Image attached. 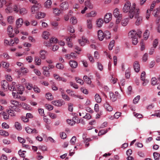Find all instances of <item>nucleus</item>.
<instances>
[{
	"label": "nucleus",
	"instance_id": "f257e3e1",
	"mask_svg": "<svg viewBox=\"0 0 160 160\" xmlns=\"http://www.w3.org/2000/svg\"><path fill=\"white\" fill-rule=\"evenodd\" d=\"M122 11L124 12H128V16L131 18H132L136 12L135 4L133 3L131 6V3L129 2H126L124 4L122 8Z\"/></svg>",
	"mask_w": 160,
	"mask_h": 160
},
{
	"label": "nucleus",
	"instance_id": "f03ea898",
	"mask_svg": "<svg viewBox=\"0 0 160 160\" xmlns=\"http://www.w3.org/2000/svg\"><path fill=\"white\" fill-rule=\"evenodd\" d=\"M98 38L99 40L102 41L104 38L106 39H109L111 38L110 33L108 31H106L103 32L101 30L98 31Z\"/></svg>",
	"mask_w": 160,
	"mask_h": 160
},
{
	"label": "nucleus",
	"instance_id": "7ed1b4c3",
	"mask_svg": "<svg viewBox=\"0 0 160 160\" xmlns=\"http://www.w3.org/2000/svg\"><path fill=\"white\" fill-rule=\"evenodd\" d=\"M12 2L11 0H9L5 5L6 8L4 9L5 12L6 13H11L13 12L12 5Z\"/></svg>",
	"mask_w": 160,
	"mask_h": 160
},
{
	"label": "nucleus",
	"instance_id": "20e7f679",
	"mask_svg": "<svg viewBox=\"0 0 160 160\" xmlns=\"http://www.w3.org/2000/svg\"><path fill=\"white\" fill-rule=\"evenodd\" d=\"M8 108L9 109L7 110V112L8 113L9 115L11 117H14L16 116L15 111L19 112L20 110L19 108H14V107L12 105L9 106Z\"/></svg>",
	"mask_w": 160,
	"mask_h": 160
},
{
	"label": "nucleus",
	"instance_id": "39448f33",
	"mask_svg": "<svg viewBox=\"0 0 160 160\" xmlns=\"http://www.w3.org/2000/svg\"><path fill=\"white\" fill-rule=\"evenodd\" d=\"M139 9L138 8L136 9V12H135V18L137 19L135 22L136 25H139L142 22V17L139 16Z\"/></svg>",
	"mask_w": 160,
	"mask_h": 160
},
{
	"label": "nucleus",
	"instance_id": "423d86ee",
	"mask_svg": "<svg viewBox=\"0 0 160 160\" xmlns=\"http://www.w3.org/2000/svg\"><path fill=\"white\" fill-rule=\"evenodd\" d=\"M109 94L110 100L112 102L115 101L118 98H119L120 97V94L118 92H116L115 94L110 92Z\"/></svg>",
	"mask_w": 160,
	"mask_h": 160
},
{
	"label": "nucleus",
	"instance_id": "0eeeda50",
	"mask_svg": "<svg viewBox=\"0 0 160 160\" xmlns=\"http://www.w3.org/2000/svg\"><path fill=\"white\" fill-rule=\"evenodd\" d=\"M60 8L62 10H65L68 8L69 4L68 2L64 1L62 2L60 5Z\"/></svg>",
	"mask_w": 160,
	"mask_h": 160
},
{
	"label": "nucleus",
	"instance_id": "6e6552de",
	"mask_svg": "<svg viewBox=\"0 0 160 160\" xmlns=\"http://www.w3.org/2000/svg\"><path fill=\"white\" fill-rule=\"evenodd\" d=\"M13 28L12 26L9 25L7 28V32L9 37L11 38L13 37L14 36V34L13 33Z\"/></svg>",
	"mask_w": 160,
	"mask_h": 160
},
{
	"label": "nucleus",
	"instance_id": "1a4fd4ad",
	"mask_svg": "<svg viewBox=\"0 0 160 160\" xmlns=\"http://www.w3.org/2000/svg\"><path fill=\"white\" fill-rule=\"evenodd\" d=\"M23 23V21L22 18H19L16 21V26L17 28H20Z\"/></svg>",
	"mask_w": 160,
	"mask_h": 160
},
{
	"label": "nucleus",
	"instance_id": "9d476101",
	"mask_svg": "<svg viewBox=\"0 0 160 160\" xmlns=\"http://www.w3.org/2000/svg\"><path fill=\"white\" fill-rule=\"evenodd\" d=\"M112 14L111 13H107L104 16V21L105 23H108L111 20L112 18Z\"/></svg>",
	"mask_w": 160,
	"mask_h": 160
},
{
	"label": "nucleus",
	"instance_id": "9b49d317",
	"mask_svg": "<svg viewBox=\"0 0 160 160\" xmlns=\"http://www.w3.org/2000/svg\"><path fill=\"white\" fill-rule=\"evenodd\" d=\"M2 88L4 90L7 91L8 90L9 84L6 80H3L1 82Z\"/></svg>",
	"mask_w": 160,
	"mask_h": 160
},
{
	"label": "nucleus",
	"instance_id": "f8f14e48",
	"mask_svg": "<svg viewBox=\"0 0 160 160\" xmlns=\"http://www.w3.org/2000/svg\"><path fill=\"white\" fill-rule=\"evenodd\" d=\"M113 14L115 18H122V15L120 13L119 10L117 8H115L113 11Z\"/></svg>",
	"mask_w": 160,
	"mask_h": 160
},
{
	"label": "nucleus",
	"instance_id": "ddd939ff",
	"mask_svg": "<svg viewBox=\"0 0 160 160\" xmlns=\"http://www.w3.org/2000/svg\"><path fill=\"white\" fill-rule=\"evenodd\" d=\"M103 23V20L101 18L98 19L96 22V24L97 28H101Z\"/></svg>",
	"mask_w": 160,
	"mask_h": 160
},
{
	"label": "nucleus",
	"instance_id": "4468645a",
	"mask_svg": "<svg viewBox=\"0 0 160 160\" xmlns=\"http://www.w3.org/2000/svg\"><path fill=\"white\" fill-rule=\"evenodd\" d=\"M104 106L107 111L111 112L113 110V108L109 104V103L107 101H106L104 104Z\"/></svg>",
	"mask_w": 160,
	"mask_h": 160
},
{
	"label": "nucleus",
	"instance_id": "2eb2a0df",
	"mask_svg": "<svg viewBox=\"0 0 160 160\" xmlns=\"http://www.w3.org/2000/svg\"><path fill=\"white\" fill-rule=\"evenodd\" d=\"M52 103L55 106L60 107L62 105V102L61 100L53 101L52 102Z\"/></svg>",
	"mask_w": 160,
	"mask_h": 160
},
{
	"label": "nucleus",
	"instance_id": "dca6fc26",
	"mask_svg": "<svg viewBox=\"0 0 160 160\" xmlns=\"http://www.w3.org/2000/svg\"><path fill=\"white\" fill-rule=\"evenodd\" d=\"M16 83L14 82H12V84L10 85H9L8 90L13 91H16L17 89L16 87Z\"/></svg>",
	"mask_w": 160,
	"mask_h": 160
},
{
	"label": "nucleus",
	"instance_id": "f3484780",
	"mask_svg": "<svg viewBox=\"0 0 160 160\" xmlns=\"http://www.w3.org/2000/svg\"><path fill=\"white\" fill-rule=\"evenodd\" d=\"M136 32L134 30L131 31L128 33V36L129 38H132L137 37L136 35Z\"/></svg>",
	"mask_w": 160,
	"mask_h": 160
},
{
	"label": "nucleus",
	"instance_id": "a211bd4d",
	"mask_svg": "<svg viewBox=\"0 0 160 160\" xmlns=\"http://www.w3.org/2000/svg\"><path fill=\"white\" fill-rule=\"evenodd\" d=\"M47 52L44 50H41L40 51V57L42 59H45L46 58Z\"/></svg>",
	"mask_w": 160,
	"mask_h": 160
},
{
	"label": "nucleus",
	"instance_id": "6ab92c4d",
	"mask_svg": "<svg viewBox=\"0 0 160 160\" xmlns=\"http://www.w3.org/2000/svg\"><path fill=\"white\" fill-rule=\"evenodd\" d=\"M54 68V66L53 64H48V67L44 66L42 67V69L43 72L47 71L50 69H53Z\"/></svg>",
	"mask_w": 160,
	"mask_h": 160
},
{
	"label": "nucleus",
	"instance_id": "aec40b11",
	"mask_svg": "<svg viewBox=\"0 0 160 160\" xmlns=\"http://www.w3.org/2000/svg\"><path fill=\"white\" fill-rule=\"evenodd\" d=\"M133 67L134 69L136 72H139L140 70V67L138 62L137 61H135L134 62L133 65Z\"/></svg>",
	"mask_w": 160,
	"mask_h": 160
},
{
	"label": "nucleus",
	"instance_id": "412c9836",
	"mask_svg": "<svg viewBox=\"0 0 160 160\" xmlns=\"http://www.w3.org/2000/svg\"><path fill=\"white\" fill-rule=\"evenodd\" d=\"M87 26L88 28L89 29H91L92 28V19H88L87 20Z\"/></svg>",
	"mask_w": 160,
	"mask_h": 160
},
{
	"label": "nucleus",
	"instance_id": "4be33fe9",
	"mask_svg": "<svg viewBox=\"0 0 160 160\" xmlns=\"http://www.w3.org/2000/svg\"><path fill=\"white\" fill-rule=\"evenodd\" d=\"M97 15L96 12L94 11H92L86 14V16L87 18L94 17Z\"/></svg>",
	"mask_w": 160,
	"mask_h": 160
},
{
	"label": "nucleus",
	"instance_id": "5701e85b",
	"mask_svg": "<svg viewBox=\"0 0 160 160\" xmlns=\"http://www.w3.org/2000/svg\"><path fill=\"white\" fill-rule=\"evenodd\" d=\"M70 66L72 68H76L78 66V63L75 61L71 60L69 63Z\"/></svg>",
	"mask_w": 160,
	"mask_h": 160
},
{
	"label": "nucleus",
	"instance_id": "b1692460",
	"mask_svg": "<svg viewBox=\"0 0 160 160\" xmlns=\"http://www.w3.org/2000/svg\"><path fill=\"white\" fill-rule=\"evenodd\" d=\"M14 18L13 16H10L7 18V21L10 24L13 23L14 22Z\"/></svg>",
	"mask_w": 160,
	"mask_h": 160
},
{
	"label": "nucleus",
	"instance_id": "393cba45",
	"mask_svg": "<svg viewBox=\"0 0 160 160\" xmlns=\"http://www.w3.org/2000/svg\"><path fill=\"white\" fill-rule=\"evenodd\" d=\"M85 7H88L89 8L92 9L93 8V5L91 3L90 1L87 0L86 1L84 2Z\"/></svg>",
	"mask_w": 160,
	"mask_h": 160
},
{
	"label": "nucleus",
	"instance_id": "a878e982",
	"mask_svg": "<svg viewBox=\"0 0 160 160\" xmlns=\"http://www.w3.org/2000/svg\"><path fill=\"white\" fill-rule=\"evenodd\" d=\"M10 103L12 106L14 107V108L18 107L19 105V103L18 102L15 100H12L10 101Z\"/></svg>",
	"mask_w": 160,
	"mask_h": 160
},
{
	"label": "nucleus",
	"instance_id": "bb28decb",
	"mask_svg": "<svg viewBox=\"0 0 160 160\" xmlns=\"http://www.w3.org/2000/svg\"><path fill=\"white\" fill-rule=\"evenodd\" d=\"M38 8L37 5H35L32 6L31 9V11L32 13L34 14L38 10Z\"/></svg>",
	"mask_w": 160,
	"mask_h": 160
},
{
	"label": "nucleus",
	"instance_id": "cd10ccee",
	"mask_svg": "<svg viewBox=\"0 0 160 160\" xmlns=\"http://www.w3.org/2000/svg\"><path fill=\"white\" fill-rule=\"evenodd\" d=\"M111 128H108L106 129H102L100 130L98 133V135L99 136L102 135H104L109 130H110Z\"/></svg>",
	"mask_w": 160,
	"mask_h": 160
},
{
	"label": "nucleus",
	"instance_id": "c85d7f7f",
	"mask_svg": "<svg viewBox=\"0 0 160 160\" xmlns=\"http://www.w3.org/2000/svg\"><path fill=\"white\" fill-rule=\"evenodd\" d=\"M26 131L27 132L30 133H37V130L36 129H32L28 127H26L25 128Z\"/></svg>",
	"mask_w": 160,
	"mask_h": 160
},
{
	"label": "nucleus",
	"instance_id": "c756f323",
	"mask_svg": "<svg viewBox=\"0 0 160 160\" xmlns=\"http://www.w3.org/2000/svg\"><path fill=\"white\" fill-rule=\"evenodd\" d=\"M96 101L98 103H100L102 101L101 98L98 94L96 93L95 96Z\"/></svg>",
	"mask_w": 160,
	"mask_h": 160
},
{
	"label": "nucleus",
	"instance_id": "7c9ffc66",
	"mask_svg": "<svg viewBox=\"0 0 160 160\" xmlns=\"http://www.w3.org/2000/svg\"><path fill=\"white\" fill-rule=\"evenodd\" d=\"M83 79L84 82L88 84H90L92 82L90 79L87 76H84L83 78Z\"/></svg>",
	"mask_w": 160,
	"mask_h": 160
},
{
	"label": "nucleus",
	"instance_id": "2f4dec72",
	"mask_svg": "<svg viewBox=\"0 0 160 160\" xmlns=\"http://www.w3.org/2000/svg\"><path fill=\"white\" fill-rule=\"evenodd\" d=\"M52 4V1L51 0H47L44 3V6L46 8H50Z\"/></svg>",
	"mask_w": 160,
	"mask_h": 160
},
{
	"label": "nucleus",
	"instance_id": "473e14b6",
	"mask_svg": "<svg viewBox=\"0 0 160 160\" xmlns=\"http://www.w3.org/2000/svg\"><path fill=\"white\" fill-rule=\"evenodd\" d=\"M129 22L128 19V18L123 19L121 21V24L123 26H126Z\"/></svg>",
	"mask_w": 160,
	"mask_h": 160
},
{
	"label": "nucleus",
	"instance_id": "72a5a7b5",
	"mask_svg": "<svg viewBox=\"0 0 160 160\" xmlns=\"http://www.w3.org/2000/svg\"><path fill=\"white\" fill-rule=\"evenodd\" d=\"M22 105L23 108L26 110L30 111L32 110L31 107L27 104L23 103Z\"/></svg>",
	"mask_w": 160,
	"mask_h": 160
},
{
	"label": "nucleus",
	"instance_id": "f704fd0d",
	"mask_svg": "<svg viewBox=\"0 0 160 160\" xmlns=\"http://www.w3.org/2000/svg\"><path fill=\"white\" fill-rule=\"evenodd\" d=\"M19 9L20 13L21 15H25L27 13V11L24 8H22Z\"/></svg>",
	"mask_w": 160,
	"mask_h": 160
},
{
	"label": "nucleus",
	"instance_id": "c9c22d12",
	"mask_svg": "<svg viewBox=\"0 0 160 160\" xmlns=\"http://www.w3.org/2000/svg\"><path fill=\"white\" fill-rule=\"evenodd\" d=\"M2 115L3 117V118L5 119H8L9 118V115L8 113H7L5 112H2L0 113Z\"/></svg>",
	"mask_w": 160,
	"mask_h": 160
},
{
	"label": "nucleus",
	"instance_id": "e433bc0d",
	"mask_svg": "<svg viewBox=\"0 0 160 160\" xmlns=\"http://www.w3.org/2000/svg\"><path fill=\"white\" fill-rule=\"evenodd\" d=\"M153 156L155 160H160V154L157 152H154Z\"/></svg>",
	"mask_w": 160,
	"mask_h": 160
},
{
	"label": "nucleus",
	"instance_id": "4c0bfd02",
	"mask_svg": "<svg viewBox=\"0 0 160 160\" xmlns=\"http://www.w3.org/2000/svg\"><path fill=\"white\" fill-rule=\"evenodd\" d=\"M15 126L16 128L18 130H21L22 129V126L21 124L18 122H15Z\"/></svg>",
	"mask_w": 160,
	"mask_h": 160
},
{
	"label": "nucleus",
	"instance_id": "58836bf2",
	"mask_svg": "<svg viewBox=\"0 0 160 160\" xmlns=\"http://www.w3.org/2000/svg\"><path fill=\"white\" fill-rule=\"evenodd\" d=\"M45 16V14L44 13L42 12H39L38 15V16L36 17V18L39 19L43 18Z\"/></svg>",
	"mask_w": 160,
	"mask_h": 160
},
{
	"label": "nucleus",
	"instance_id": "ea45409f",
	"mask_svg": "<svg viewBox=\"0 0 160 160\" xmlns=\"http://www.w3.org/2000/svg\"><path fill=\"white\" fill-rule=\"evenodd\" d=\"M87 40L86 38L82 39H79L78 42L79 44L82 46H83L85 45V43L87 42Z\"/></svg>",
	"mask_w": 160,
	"mask_h": 160
},
{
	"label": "nucleus",
	"instance_id": "a19ab883",
	"mask_svg": "<svg viewBox=\"0 0 160 160\" xmlns=\"http://www.w3.org/2000/svg\"><path fill=\"white\" fill-rule=\"evenodd\" d=\"M35 62L36 65L39 66L41 64V60L40 58L38 57H36L35 58Z\"/></svg>",
	"mask_w": 160,
	"mask_h": 160
},
{
	"label": "nucleus",
	"instance_id": "79ce46f5",
	"mask_svg": "<svg viewBox=\"0 0 160 160\" xmlns=\"http://www.w3.org/2000/svg\"><path fill=\"white\" fill-rule=\"evenodd\" d=\"M149 31L148 30H146L143 34V37L144 40H146L148 38V37L149 36Z\"/></svg>",
	"mask_w": 160,
	"mask_h": 160
},
{
	"label": "nucleus",
	"instance_id": "37998d69",
	"mask_svg": "<svg viewBox=\"0 0 160 160\" xmlns=\"http://www.w3.org/2000/svg\"><path fill=\"white\" fill-rule=\"evenodd\" d=\"M2 66L5 68H8L9 66V64L4 61L1 62Z\"/></svg>",
	"mask_w": 160,
	"mask_h": 160
},
{
	"label": "nucleus",
	"instance_id": "c03bdc74",
	"mask_svg": "<svg viewBox=\"0 0 160 160\" xmlns=\"http://www.w3.org/2000/svg\"><path fill=\"white\" fill-rule=\"evenodd\" d=\"M0 134L4 136H7L8 135V132L3 130H0Z\"/></svg>",
	"mask_w": 160,
	"mask_h": 160
},
{
	"label": "nucleus",
	"instance_id": "a18cd8bd",
	"mask_svg": "<svg viewBox=\"0 0 160 160\" xmlns=\"http://www.w3.org/2000/svg\"><path fill=\"white\" fill-rule=\"evenodd\" d=\"M49 35V33L47 31L44 32L43 33L42 37L45 39H48Z\"/></svg>",
	"mask_w": 160,
	"mask_h": 160
},
{
	"label": "nucleus",
	"instance_id": "49530a36",
	"mask_svg": "<svg viewBox=\"0 0 160 160\" xmlns=\"http://www.w3.org/2000/svg\"><path fill=\"white\" fill-rule=\"evenodd\" d=\"M153 12H154V16H157V15H159V13L160 12V5L159 7L157 8L156 10H154Z\"/></svg>",
	"mask_w": 160,
	"mask_h": 160
},
{
	"label": "nucleus",
	"instance_id": "de8ad7c7",
	"mask_svg": "<svg viewBox=\"0 0 160 160\" xmlns=\"http://www.w3.org/2000/svg\"><path fill=\"white\" fill-rule=\"evenodd\" d=\"M46 98L49 100H51L53 99V97L52 94L49 93L46 94Z\"/></svg>",
	"mask_w": 160,
	"mask_h": 160
},
{
	"label": "nucleus",
	"instance_id": "09e8293b",
	"mask_svg": "<svg viewBox=\"0 0 160 160\" xmlns=\"http://www.w3.org/2000/svg\"><path fill=\"white\" fill-rule=\"evenodd\" d=\"M19 6L17 5H14L12 10L13 11H14L16 13H18L19 12Z\"/></svg>",
	"mask_w": 160,
	"mask_h": 160
},
{
	"label": "nucleus",
	"instance_id": "8fccbe9b",
	"mask_svg": "<svg viewBox=\"0 0 160 160\" xmlns=\"http://www.w3.org/2000/svg\"><path fill=\"white\" fill-rule=\"evenodd\" d=\"M70 22L73 24H75L77 22V19L75 17H72L70 19Z\"/></svg>",
	"mask_w": 160,
	"mask_h": 160
},
{
	"label": "nucleus",
	"instance_id": "3c124183",
	"mask_svg": "<svg viewBox=\"0 0 160 160\" xmlns=\"http://www.w3.org/2000/svg\"><path fill=\"white\" fill-rule=\"evenodd\" d=\"M56 67L58 69L62 70L64 68V66L61 63H58L56 65Z\"/></svg>",
	"mask_w": 160,
	"mask_h": 160
},
{
	"label": "nucleus",
	"instance_id": "603ef678",
	"mask_svg": "<svg viewBox=\"0 0 160 160\" xmlns=\"http://www.w3.org/2000/svg\"><path fill=\"white\" fill-rule=\"evenodd\" d=\"M0 8H3V6L7 2L6 0H0Z\"/></svg>",
	"mask_w": 160,
	"mask_h": 160
},
{
	"label": "nucleus",
	"instance_id": "864d4df0",
	"mask_svg": "<svg viewBox=\"0 0 160 160\" xmlns=\"http://www.w3.org/2000/svg\"><path fill=\"white\" fill-rule=\"evenodd\" d=\"M53 13L56 15H59L60 13V10L58 8H54L53 9Z\"/></svg>",
	"mask_w": 160,
	"mask_h": 160
},
{
	"label": "nucleus",
	"instance_id": "5fc2aeb1",
	"mask_svg": "<svg viewBox=\"0 0 160 160\" xmlns=\"http://www.w3.org/2000/svg\"><path fill=\"white\" fill-rule=\"evenodd\" d=\"M130 70L129 68L126 70L125 73V76L126 78H129L130 77Z\"/></svg>",
	"mask_w": 160,
	"mask_h": 160
},
{
	"label": "nucleus",
	"instance_id": "6e6d98bb",
	"mask_svg": "<svg viewBox=\"0 0 160 160\" xmlns=\"http://www.w3.org/2000/svg\"><path fill=\"white\" fill-rule=\"evenodd\" d=\"M4 43L5 45H9L11 46H12V44H13L12 43V42H11V40L10 41H9L7 39H5L4 40Z\"/></svg>",
	"mask_w": 160,
	"mask_h": 160
},
{
	"label": "nucleus",
	"instance_id": "4d7b16f0",
	"mask_svg": "<svg viewBox=\"0 0 160 160\" xmlns=\"http://www.w3.org/2000/svg\"><path fill=\"white\" fill-rule=\"evenodd\" d=\"M24 90V88L23 86H19L18 88V93L21 94L22 93V92Z\"/></svg>",
	"mask_w": 160,
	"mask_h": 160
},
{
	"label": "nucleus",
	"instance_id": "13d9d810",
	"mask_svg": "<svg viewBox=\"0 0 160 160\" xmlns=\"http://www.w3.org/2000/svg\"><path fill=\"white\" fill-rule=\"evenodd\" d=\"M97 65L98 68L99 70L101 71L103 69V66L101 63L98 62H97Z\"/></svg>",
	"mask_w": 160,
	"mask_h": 160
},
{
	"label": "nucleus",
	"instance_id": "bf43d9fd",
	"mask_svg": "<svg viewBox=\"0 0 160 160\" xmlns=\"http://www.w3.org/2000/svg\"><path fill=\"white\" fill-rule=\"evenodd\" d=\"M67 93L71 96L72 97L74 96V92L71 89H68L66 90Z\"/></svg>",
	"mask_w": 160,
	"mask_h": 160
},
{
	"label": "nucleus",
	"instance_id": "052dcab7",
	"mask_svg": "<svg viewBox=\"0 0 160 160\" xmlns=\"http://www.w3.org/2000/svg\"><path fill=\"white\" fill-rule=\"evenodd\" d=\"M26 151H21V150H20L18 152V154L20 155V156L23 158H24L25 157V154L24 153V152H26Z\"/></svg>",
	"mask_w": 160,
	"mask_h": 160
},
{
	"label": "nucleus",
	"instance_id": "680f3d73",
	"mask_svg": "<svg viewBox=\"0 0 160 160\" xmlns=\"http://www.w3.org/2000/svg\"><path fill=\"white\" fill-rule=\"evenodd\" d=\"M75 79L77 82L80 83L81 85H83L84 84V82L82 80L79 78H78L76 77Z\"/></svg>",
	"mask_w": 160,
	"mask_h": 160
},
{
	"label": "nucleus",
	"instance_id": "e2e57ef3",
	"mask_svg": "<svg viewBox=\"0 0 160 160\" xmlns=\"http://www.w3.org/2000/svg\"><path fill=\"white\" fill-rule=\"evenodd\" d=\"M45 107L49 111L52 110L53 108L52 105L47 104L45 105Z\"/></svg>",
	"mask_w": 160,
	"mask_h": 160
},
{
	"label": "nucleus",
	"instance_id": "0e129e2a",
	"mask_svg": "<svg viewBox=\"0 0 160 160\" xmlns=\"http://www.w3.org/2000/svg\"><path fill=\"white\" fill-rule=\"evenodd\" d=\"M157 81L155 78H152L151 79V84L153 85H155L157 83Z\"/></svg>",
	"mask_w": 160,
	"mask_h": 160
},
{
	"label": "nucleus",
	"instance_id": "69168bd1",
	"mask_svg": "<svg viewBox=\"0 0 160 160\" xmlns=\"http://www.w3.org/2000/svg\"><path fill=\"white\" fill-rule=\"evenodd\" d=\"M140 99V96L138 95L133 100V103L134 104L137 103Z\"/></svg>",
	"mask_w": 160,
	"mask_h": 160
},
{
	"label": "nucleus",
	"instance_id": "338daca9",
	"mask_svg": "<svg viewBox=\"0 0 160 160\" xmlns=\"http://www.w3.org/2000/svg\"><path fill=\"white\" fill-rule=\"evenodd\" d=\"M60 135L61 139H65L67 137L66 134L64 132H61L60 133Z\"/></svg>",
	"mask_w": 160,
	"mask_h": 160
},
{
	"label": "nucleus",
	"instance_id": "774afa93",
	"mask_svg": "<svg viewBox=\"0 0 160 160\" xmlns=\"http://www.w3.org/2000/svg\"><path fill=\"white\" fill-rule=\"evenodd\" d=\"M20 70L22 71V72L23 74L27 73L28 72V70L27 68L23 67H22Z\"/></svg>",
	"mask_w": 160,
	"mask_h": 160
}]
</instances>
